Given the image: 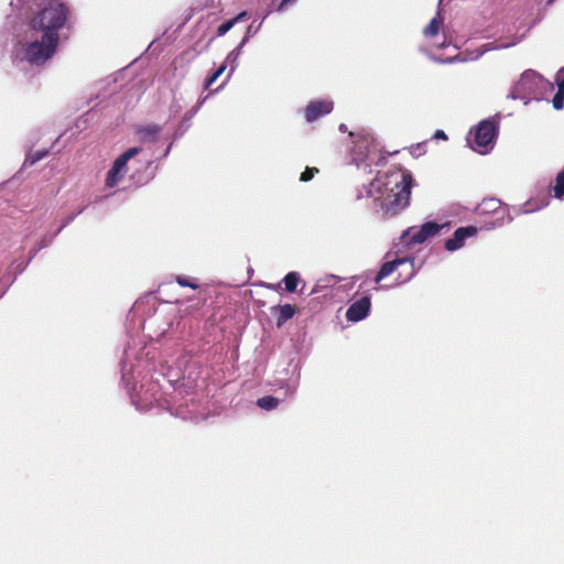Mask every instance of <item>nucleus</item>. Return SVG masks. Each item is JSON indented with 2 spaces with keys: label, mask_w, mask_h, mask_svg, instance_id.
<instances>
[{
  "label": "nucleus",
  "mask_w": 564,
  "mask_h": 564,
  "mask_svg": "<svg viewBox=\"0 0 564 564\" xmlns=\"http://www.w3.org/2000/svg\"><path fill=\"white\" fill-rule=\"evenodd\" d=\"M316 173H318V169H316V167H306L304 170V172H302L300 180L302 182H308V181H311L314 177V175Z\"/></svg>",
  "instance_id": "4be33fe9"
},
{
  "label": "nucleus",
  "mask_w": 564,
  "mask_h": 564,
  "mask_svg": "<svg viewBox=\"0 0 564 564\" xmlns=\"http://www.w3.org/2000/svg\"><path fill=\"white\" fill-rule=\"evenodd\" d=\"M371 301L369 296H362L350 304L346 311V318L349 322H359L369 314Z\"/></svg>",
  "instance_id": "1a4fd4ad"
},
{
  "label": "nucleus",
  "mask_w": 564,
  "mask_h": 564,
  "mask_svg": "<svg viewBox=\"0 0 564 564\" xmlns=\"http://www.w3.org/2000/svg\"><path fill=\"white\" fill-rule=\"evenodd\" d=\"M248 19V13L247 11H242L240 12L239 14H237L235 18L221 23L218 28H217V36H224L229 30L232 29V26L240 22V21H246Z\"/></svg>",
  "instance_id": "2eb2a0df"
},
{
  "label": "nucleus",
  "mask_w": 564,
  "mask_h": 564,
  "mask_svg": "<svg viewBox=\"0 0 564 564\" xmlns=\"http://www.w3.org/2000/svg\"><path fill=\"white\" fill-rule=\"evenodd\" d=\"M268 288L271 290L278 291L280 289V283L279 284H270V285H268Z\"/></svg>",
  "instance_id": "bb28decb"
},
{
  "label": "nucleus",
  "mask_w": 564,
  "mask_h": 564,
  "mask_svg": "<svg viewBox=\"0 0 564 564\" xmlns=\"http://www.w3.org/2000/svg\"><path fill=\"white\" fill-rule=\"evenodd\" d=\"M45 154H46L45 152H43V153H36V154H35V158L32 160V162L34 163V162H36V161H39V160L43 159V158L45 156Z\"/></svg>",
  "instance_id": "393cba45"
},
{
  "label": "nucleus",
  "mask_w": 564,
  "mask_h": 564,
  "mask_svg": "<svg viewBox=\"0 0 564 564\" xmlns=\"http://www.w3.org/2000/svg\"><path fill=\"white\" fill-rule=\"evenodd\" d=\"M413 182L410 173L402 174L400 184H395L398 192L392 195V199L388 203L387 209L389 212L395 214L409 205Z\"/></svg>",
  "instance_id": "423d86ee"
},
{
  "label": "nucleus",
  "mask_w": 564,
  "mask_h": 564,
  "mask_svg": "<svg viewBox=\"0 0 564 564\" xmlns=\"http://www.w3.org/2000/svg\"><path fill=\"white\" fill-rule=\"evenodd\" d=\"M59 36L42 33L41 39H35L26 44L25 59L32 65H42L53 57L57 50Z\"/></svg>",
  "instance_id": "f03ea898"
},
{
  "label": "nucleus",
  "mask_w": 564,
  "mask_h": 564,
  "mask_svg": "<svg viewBox=\"0 0 564 564\" xmlns=\"http://www.w3.org/2000/svg\"><path fill=\"white\" fill-rule=\"evenodd\" d=\"M333 108V101L329 100L311 101L305 108V119L307 122H313L318 118L330 113Z\"/></svg>",
  "instance_id": "9b49d317"
},
{
  "label": "nucleus",
  "mask_w": 564,
  "mask_h": 564,
  "mask_svg": "<svg viewBox=\"0 0 564 564\" xmlns=\"http://www.w3.org/2000/svg\"><path fill=\"white\" fill-rule=\"evenodd\" d=\"M234 54L238 55V54H239V52H237V53H236V50H235V51H232V52H230V54L227 56V59H226V61H228L229 58H231V56H232Z\"/></svg>",
  "instance_id": "c85d7f7f"
},
{
  "label": "nucleus",
  "mask_w": 564,
  "mask_h": 564,
  "mask_svg": "<svg viewBox=\"0 0 564 564\" xmlns=\"http://www.w3.org/2000/svg\"><path fill=\"white\" fill-rule=\"evenodd\" d=\"M227 64H221L208 78L205 80V89H208L226 70Z\"/></svg>",
  "instance_id": "6ab92c4d"
},
{
  "label": "nucleus",
  "mask_w": 564,
  "mask_h": 564,
  "mask_svg": "<svg viewBox=\"0 0 564 564\" xmlns=\"http://www.w3.org/2000/svg\"><path fill=\"white\" fill-rule=\"evenodd\" d=\"M175 280H176L177 284L183 288H191L193 290L198 289V284L195 281H192L185 276L177 275Z\"/></svg>",
  "instance_id": "aec40b11"
},
{
  "label": "nucleus",
  "mask_w": 564,
  "mask_h": 564,
  "mask_svg": "<svg viewBox=\"0 0 564 564\" xmlns=\"http://www.w3.org/2000/svg\"><path fill=\"white\" fill-rule=\"evenodd\" d=\"M424 144H425V143H417V144L415 145V150H416V151L423 150Z\"/></svg>",
  "instance_id": "cd10ccee"
},
{
  "label": "nucleus",
  "mask_w": 564,
  "mask_h": 564,
  "mask_svg": "<svg viewBox=\"0 0 564 564\" xmlns=\"http://www.w3.org/2000/svg\"><path fill=\"white\" fill-rule=\"evenodd\" d=\"M280 403V400L272 395H265L257 400V405L265 411L275 409Z\"/></svg>",
  "instance_id": "a211bd4d"
},
{
  "label": "nucleus",
  "mask_w": 564,
  "mask_h": 564,
  "mask_svg": "<svg viewBox=\"0 0 564 564\" xmlns=\"http://www.w3.org/2000/svg\"><path fill=\"white\" fill-rule=\"evenodd\" d=\"M161 132V127L158 124H148L140 127L137 131L142 141L155 142L158 134Z\"/></svg>",
  "instance_id": "4468645a"
},
{
  "label": "nucleus",
  "mask_w": 564,
  "mask_h": 564,
  "mask_svg": "<svg viewBox=\"0 0 564 564\" xmlns=\"http://www.w3.org/2000/svg\"><path fill=\"white\" fill-rule=\"evenodd\" d=\"M359 154H360V155H362V156H366V155H367V153H366V152H360Z\"/></svg>",
  "instance_id": "c756f323"
},
{
  "label": "nucleus",
  "mask_w": 564,
  "mask_h": 564,
  "mask_svg": "<svg viewBox=\"0 0 564 564\" xmlns=\"http://www.w3.org/2000/svg\"><path fill=\"white\" fill-rule=\"evenodd\" d=\"M69 10L59 0H34L30 7L28 26L33 32L59 36L58 31L66 24Z\"/></svg>",
  "instance_id": "f257e3e1"
},
{
  "label": "nucleus",
  "mask_w": 564,
  "mask_h": 564,
  "mask_svg": "<svg viewBox=\"0 0 564 564\" xmlns=\"http://www.w3.org/2000/svg\"><path fill=\"white\" fill-rule=\"evenodd\" d=\"M276 314V326L281 327L295 315V307L291 304L276 305L271 308Z\"/></svg>",
  "instance_id": "f8f14e48"
},
{
  "label": "nucleus",
  "mask_w": 564,
  "mask_h": 564,
  "mask_svg": "<svg viewBox=\"0 0 564 564\" xmlns=\"http://www.w3.org/2000/svg\"><path fill=\"white\" fill-rule=\"evenodd\" d=\"M442 226L434 223L427 221L423 224L421 227H411L404 232V238L406 239V243L417 245L423 243L429 238L437 235L441 230Z\"/></svg>",
  "instance_id": "6e6552de"
},
{
  "label": "nucleus",
  "mask_w": 564,
  "mask_h": 564,
  "mask_svg": "<svg viewBox=\"0 0 564 564\" xmlns=\"http://www.w3.org/2000/svg\"><path fill=\"white\" fill-rule=\"evenodd\" d=\"M301 282L300 274L295 271L289 272L283 278L284 289L286 292H295L299 283Z\"/></svg>",
  "instance_id": "f3484780"
},
{
  "label": "nucleus",
  "mask_w": 564,
  "mask_h": 564,
  "mask_svg": "<svg viewBox=\"0 0 564 564\" xmlns=\"http://www.w3.org/2000/svg\"><path fill=\"white\" fill-rule=\"evenodd\" d=\"M434 139H443V140H447V135L446 133L443 131V130H437L434 135H433Z\"/></svg>",
  "instance_id": "b1692460"
},
{
  "label": "nucleus",
  "mask_w": 564,
  "mask_h": 564,
  "mask_svg": "<svg viewBox=\"0 0 564 564\" xmlns=\"http://www.w3.org/2000/svg\"><path fill=\"white\" fill-rule=\"evenodd\" d=\"M140 148H130L122 154H120L113 162L111 169L108 171L106 176V186L111 188L118 184V182L127 173V163L130 159L140 153Z\"/></svg>",
  "instance_id": "0eeeda50"
},
{
  "label": "nucleus",
  "mask_w": 564,
  "mask_h": 564,
  "mask_svg": "<svg viewBox=\"0 0 564 564\" xmlns=\"http://www.w3.org/2000/svg\"><path fill=\"white\" fill-rule=\"evenodd\" d=\"M557 89L564 91V67H561L555 76Z\"/></svg>",
  "instance_id": "5701e85b"
},
{
  "label": "nucleus",
  "mask_w": 564,
  "mask_h": 564,
  "mask_svg": "<svg viewBox=\"0 0 564 564\" xmlns=\"http://www.w3.org/2000/svg\"><path fill=\"white\" fill-rule=\"evenodd\" d=\"M358 143L365 144V148H367V144L369 143V140L367 138H361Z\"/></svg>",
  "instance_id": "a878e982"
},
{
  "label": "nucleus",
  "mask_w": 564,
  "mask_h": 564,
  "mask_svg": "<svg viewBox=\"0 0 564 564\" xmlns=\"http://www.w3.org/2000/svg\"><path fill=\"white\" fill-rule=\"evenodd\" d=\"M478 229L475 226L459 227L454 231L452 238L445 241V249L448 251H455L462 248L465 240L477 234Z\"/></svg>",
  "instance_id": "9d476101"
},
{
  "label": "nucleus",
  "mask_w": 564,
  "mask_h": 564,
  "mask_svg": "<svg viewBox=\"0 0 564 564\" xmlns=\"http://www.w3.org/2000/svg\"><path fill=\"white\" fill-rule=\"evenodd\" d=\"M541 80H542V77L536 72L527 70L521 75V78L518 82L517 87L519 90H525V91L528 90V93H532L531 86Z\"/></svg>",
  "instance_id": "ddd939ff"
},
{
  "label": "nucleus",
  "mask_w": 564,
  "mask_h": 564,
  "mask_svg": "<svg viewBox=\"0 0 564 564\" xmlns=\"http://www.w3.org/2000/svg\"><path fill=\"white\" fill-rule=\"evenodd\" d=\"M552 104L554 109L561 110L564 107V91L557 89V93L553 97Z\"/></svg>",
  "instance_id": "412c9836"
},
{
  "label": "nucleus",
  "mask_w": 564,
  "mask_h": 564,
  "mask_svg": "<svg viewBox=\"0 0 564 564\" xmlns=\"http://www.w3.org/2000/svg\"><path fill=\"white\" fill-rule=\"evenodd\" d=\"M497 133L498 127L494 121L482 120L479 122L474 132L473 143L470 144L473 150L481 154L488 153L494 147Z\"/></svg>",
  "instance_id": "20e7f679"
},
{
  "label": "nucleus",
  "mask_w": 564,
  "mask_h": 564,
  "mask_svg": "<svg viewBox=\"0 0 564 564\" xmlns=\"http://www.w3.org/2000/svg\"><path fill=\"white\" fill-rule=\"evenodd\" d=\"M405 269V275L402 276L401 273H399V276L397 278V284H402L406 281H409L415 273L414 271V260L410 258H397L394 260L386 261L379 269L375 281L376 283H379L384 278L392 274L394 271H397L399 268Z\"/></svg>",
  "instance_id": "39448f33"
},
{
  "label": "nucleus",
  "mask_w": 564,
  "mask_h": 564,
  "mask_svg": "<svg viewBox=\"0 0 564 564\" xmlns=\"http://www.w3.org/2000/svg\"><path fill=\"white\" fill-rule=\"evenodd\" d=\"M443 24V19L440 13L434 17L430 23L424 28L423 33L425 36H435L440 33L441 26Z\"/></svg>",
  "instance_id": "dca6fc26"
},
{
  "label": "nucleus",
  "mask_w": 564,
  "mask_h": 564,
  "mask_svg": "<svg viewBox=\"0 0 564 564\" xmlns=\"http://www.w3.org/2000/svg\"><path fill=\"white\" fill-rule=\"evenodd\" d=\"M476 213L479 216H489L490 219L486 221L488 228H495L509 224L512 220L509 206L502 204L498 198L487 197L484 198L476 207Z\"/></svg>",
  "instance_id": "7ed1b4c3"
}]
</instances>
